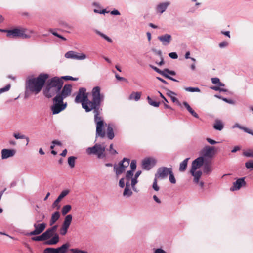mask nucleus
Masks as SVG:
<instances>
[{
	"mask_svg": "<svg viewBox=\"0 0 253 253\" xmlns=\"http://www.w3.org/2000/svg\"><path fill=\"white\" fill-rule=\"evenodd\" d=\"M203 172L206 174H209L212 171L211 165V161H206L203 165Z\"/></svg>",
	"mask_w": 253,
	"mask_h": 253,
	"instance_id": "nucleus-25",
	"label": "nucleus"
},
{
	"mask_svg": "<svg viewBox=\"0 0 253 253\" xmlns=\"http://www.w3.org/2000/svg\"><path fill=\"white\" fill-rule=\"evenodd\" d=\"M189 113L192 115L194 117L196 118H199L198 115L192 109L191 111H189Z\"/></svg>",
	"mask_w": 253,
	"mask_h": 253,
	"instance_id": "nucleus-64",
	"label": "nucleus"
},
{
	"mask_svg": "<svg viewBox=\"0 0 253 253\" xmlns=\"http://www.w3.org/2000/svg\"><path fill=\"white\" fill-rule=\"evenodd\" d=\"M245 177L238 178L235 182H233V185L230 187V190L231 191H234L239 190L242 186L246 185Z\"/></svg>",
	"mask_w": 253,
	"mask_h": 253,
	"instance_id": "nucleus-16",
	"label": "nucleus"
},
{
	"mask_svg": "<svg viewBox=\"0 0 253 253\" xmlns=\"http://www.w3.org/2000/svg\"><path fill=\"white\" fill-rule=\"evenodd\" d=\"M71 206L70 205H66L64 206L62 209L61 212L63 215L67 214L71 209Z\"/></svg>",
	"mask_w": 253,
	"mask_h": 253,
	"instance_id": "nucleus-36",
	"label": "nucleus"
},
{
	"mask_svg": "<svg viewBox=\"0 0 253 253\" xmlns=\"http://www.w3.org/2000/svg\"><path fill=\"white\" fill-rule=\"evenodd\" d=\"M110 14L112 15H120V12L117 9H114L110 11Z\"/></svg>",
	"mask_w": 253,
	"mask_h": 253,
	"instance_id": "nucleus-60",
	"label": "nucleus"
},
{
	"mask_svg": "<svg viewBox=\"0 0 253 253\" xmlns=\"http://www.w3.org/2000/svg\"><path fill=\"white\" fill-rule=\"evenodd\" d=\"M130 164V160L124 158L118 165L115 164L114 166V171L117 176L120 175L124 172L126 168Z\"/></svg>",
	"mask_w": 253,
	"mask_h": 253,
	"instance_id": "nucleus-7",
	"label": "nucleus"
},
{
	"mask_svg": "<svg viewBox=\"0 0 253 253\" xmlns=\"http://www.w3.org/2000/svg\"><path fill=\"white\" fill-rule=\"evenodd\" d=\"M66 58L75 60H83L86 58V55L83 53H79L73 51H69L65 54Z\"/></svg>",
	"mask_w": 253,
	"mask_h": 253,
	"instance_id": "nucleus-12",
	"label": "nucleus"
},
{
	"mask_svg": "<svg viewBox=\"0 0 253 253\" xmlns=\"http://www.w3.org/2000/svg\"><path fill=\"white\" fill-rule=\"evenodd\" d=\"M75 101L78 103H82V107L83 108V103H85L86 105H88L87 94L86 93V89L85 88H80L75 97Z\"/></svg>",
	"mask_w": 253,
	"mask_h": 253,
	"instance_id": "nucleus-9",
	"label": "nucleus"
},
{
	"mask_svg": "<svg viewBox=\"0 0 253 253\" xmlns=\"http://www.w3.org/2000/svg\"><path fill=\"white\" fill-rule=\"evenodd\" d=\"M46 224L44 223L37 224L35 223L34 224L33 226L35 229L28 233L30 236L39 235L42 233L46 228Z\"/></svg>",
	"mask_w": 253,
	"mask_h": 253,
	"instance_id": "nucleus-14",
	"label": "nucleus"
},
{
	"mask_svg": "<svg viewBox=\"0 0 253 253\" xmlns=\"http://www.w3.org/2000/svg\"><path fill=\"white\" fill-rule=\"evenodd\" d=\"M130 170L126 171L125 175V178H129L133 175V172L136 169V161L133 160L130 164Z\"/></svg>",
	"mask_w": 253,
	"mask_h": 253,
	"instance_id": "nucleus-22",
	"label": "nucleus"
},
{
	"mask_svg": "<svg viewBox=\"0 0 253 253\" xmlns=\"http://www.w3.org/2000/svg\"><path fill=\"white\" fill-rule=\"evenodd\" d=\"M107 135L108 138L112 140L114 137V133L113 131V129L112 126H111V125L109 124L107 126Z\"/></svg>",
	"mask_w": 253,
	"mask_h": 253,
	"instance_id": "nucleus-31",
	"label": "nucleus"
},
{
	"mask_svg": "<svg viewBox=\"0 0 253 253\" xmlns=\"http://www.w3.org/2000/svg\"><path fill=\"white\" fill-rule=\"evenodd\" d=\"M49 75L45 73L40 74L37 77L29 76L25 82V97L30 94H38L44 85L46 80L48 78Z\"/></svg>",
	"mask_w": 253,
	"mask_h": 253,
	"instance_id": "nucleus-2",
	"label": "nucleus"
},
{
	"mask_svg": "<svg viewBox=\"0 0 253 253\" xmlns=\"http://www.w3.org/2000/svg\"><path fill=\"white\" fill-rule=\"evenodd\" d=\"M105 149V146L97 143L93 147L87 148L86 152L88 155H94L98 159H103L106 157Z\"/></svg>",
	"mask_w": 253,
	"mask_h": 253,
	"instance_id": "nucleus-6",
	"label": "nucleus"
},
{
	"mask_svg": "<svg viewBox=\"0 0 253 253\" xmlns=\"http://www.w3.org/2000/svg\"><path fill=\"white\" fill-rule=\"evenodd\" d=\"M76 159V157L74 156H70L68 158V163L71 168H73L75 167Z\"/></svg>",
	"mask_w": 253,
	"mask_h": 253,
	"instance_id": "nucleus-37",
	"label": "nucleus"
},
{
	"mask_svg": "<svg viewBox=\"0 0 253 253\" xmlns=\"http://www.w3.org/2000/svg\"><path fill=\"white\" fill-rule=\"evenodd\" d=\"M211 80L212 83L215 84H218L220 82L219 79L216 77L212 78Z\"/></svg>",
	"mask_w": 253,
	"mask_h": 253,
	"instance_id": "nucleus-55",
	"label": "nucleus"
},
{
	"mask_svg": "<svg viewBox=\"0 0 253 253\" xmlns=\"http://www.w3.org/2000/svg\"><path fill=\"white\" fill-rule=\"evenodd\" d=\"M243 154L246 157L253 158V149H249L244 151Z\"/></svg>",
	"mask_w": 253,
	"mask_h": 253,
	"instance_id": "nucleus-38",
	"label": "nucleus"
},
{
	"mask_svg": "<svg viewBox=\"0 0 253 253\" xmlns=\"http://www.w3.org/2000/svg\"><path fill=\"white\" fill-rule=\"evenodd\" d=\"M167 94L170 97L171 100L173 102L177 103L178 105H180L179 101L178 99L175 97V95H176L174 92L168 90L167 92Z\"/></svg>",
	"mask_w": 253,
	"mask_h": 253,
	"instance_id": "nucleus-30",
	"label": "nucleus"
},
{
	"mask_svg": "<svg viewBox=\"0 0 253 253\" xmlns=\"http://www.w3.org/2000/svg\"><path fill=\"white\" fill-rule=\"evenodd\" d=\"M196 170H193V169H191L190 172L194 177V181L196 183H198L202 172L200 170L197 171H196Z\"/></svg>",
	"mask_w": 253,
	"mask_h": 253,
	"instance_id": "nucleus-26",
	"label": "nucleus"
},
{
	"mask_svg": "<svg viewBox=\"0 0 253 253\" xmlns=\"http://www.w3.org/2000/svg\"><path fill=\"white\" fill-rule=\"evenodd\" d=\"M211 89L215 90V91H219L220 92H226L227 90V89L220 87L219 86H212L211 87Z\"/></svg>",
	"mask_w": 253,
	"mask_h": 253,
	"instance_id": "nucleus-43",
	"label": "nucleus"
},
{
	"mask_svg": "<svg viewBox=\"0 0 253 253\" xmlns=\"http://www.w3.org/2000/svg\"><path fill=\"white\" fill-rule=\"evenodd\" d=\"M2 159H6L14 156L16 153L15 149H3L1 152Z\"/></svg>",
	"mask_w": 253,
	"mask_h": 253,
	"instance_id": "nucleus-20",
	"label": "nucleus"
},
{
	"mask_svg": "<svg viewBox=\"0 0 253 253\" xmlns=\"http://www.w3.org/2000/svg\"><path fill=\"white\" fill-rule=\"evenodd\" d=\"M61 200V199L60 198V197L58 196V198H57V199L53 203V207H56L57 206V208L59 209V206H58V204Z\"/></svg>",
	"mask_w": 253,
	"mask_h": 253,
	"instance_id": "nucleus-52",
	"label": "nucleus"
},
{
	"mask_svg": "<svg viewBox=\"0 0 253 253\" xmlns=\"http://www.w3.org/2000/svg\"><path fill=\"white\" fill-rule=\"evenodd\" d=\"M92 100L88 101V105L83 103V108L86 112L93 110L94 114V122L96 126V137L103 138L105 136L103 130L104 120L100 114V106L104 99V94L101 93V88L99 86L94 87L91 91Z\"/></svg>",
	"mask_w": 253,
	"mask_h": 253,
	"instance_id": "nucleus-1",
	"label": "nucleus"
},
{
	"mask_svg": "<svg viewBox=\"0 0 253 253\" xmlns=\"http://www.w3.org/2000/svg\"><path fill=\"white\" fill-rule=\"evenodd\" d=\"M72 220V216L71 214L67 215L63 221L62 227L60 229V234L62 235H65L68 231V229L71 225Z\"/></svg>",
	"mask_w": 253,
	"mask_h": 253,
	"instance_id": "nucleus-11",
	"label": "nucleus"
},
{
	"mask_svg": "<svg viewBox=\"0 0 253 253\" xmlns=\"http://www.w3.org/2000/svg\"><path fill=\"white\" fill-rule=\"evenodd\" d=\"M170 5V2L169 1L162 2L158 4L155 8L156 12L159 15H161L164 12Z\"/></svg>",
	"mask_w": 253,
	"mask_h": 253,
	"instance_id": "nucleus-17",
	"label": "nucleus"
},
{
	"mask_svg": "<svg viewBox=\"0 0 253 253\" xmlns=\"http://www.w3.org/2000/svg\"><path fill=\"white\" fill-rule=\"evenodd\" d=\"M141 93L139 92H133L129 97V100H134L136 101H138L141 97Z\"/></svg>",
	"mask_w": 253,
	"mask_h": 253,
	"instance_id": "nucleus-32",
	"label": "nucleus"
},
{
	"mask_svg": "<svg viewBox=\"0 0 253 253\" xmlns=\"http://www.w3.org/2000/svg\"><path fill=\"white\" fill-rule=\"evenodd\" d=\"M150 67L152 69H153L154 71H155L156 72L159 73L161 75V73H163L162 70H160L159 68H158L157 67H156L154 66L150 65Z\"/></svg>",
	"mask_w": 253,
	"mask_h": 253,
	"instance_id": "nucleus-58",
	"label": "nucleus"
},
{
	"mask_svg": "<svg viewBox=\"0 0 253 253\" xmlns=\"http://www.w3.org/2000/svg\"><path fill=\"white\" fill-rule=\"evenodd\" d=\"M63 84V81L62 79L58 77L52 78L46 82L43 92L44 95L48 98L55 95L56 96L57 94L61 93Z\"/></svg>",
	"mask_w": 253,
	"mask_h": 253,
	"instance_id": "nucleus-4",
	"label": "nucleus"
},
{
	"mask_svg": "<svg viewBox=\"0 0 253 253\" xmlns=\"http://www.w3.org/2000/svg\"><path fill=\"white\" fill-rule=\"evenodd\" d=\"M206 140L208 142V143H209L211 145H214L218 143V142L209 138H207L206 139Z\"/></svg>",
	"mask_w": 253,
	"mask_h": 253,
	"instance_id": "nucleus-59",
	"label": "nucleus"
},
{
	"mask_svg": "<svg viewBox=\"0 0 253 253\" xmlns=\"http://www.w3.org/2000/svg\"><path fill=\"white\" fill-rule=\"evenodd\" d=\"M214 154L215 148L210 146H205L200 152V156L207 161H211Z\"/></svg>",
	"mask_w": 253,
	"mask_h": 253,
	"instance_id": "nucleus-8",
	"label": "nucleus"
},
{
	"mask_svg": "<svg viewBox=\"0 0 253 253\" xmlns=\"http://www.w3.org/2000/svg\"><path fill=\"white\" fill-rule=\"evenodd\" d=\"M60 214L59 211L54 212L52 215L49 221L50 226H52L60 218Z\"/></svg>",
	"mask_w": 253,
	"mask_h": 253,
	"instance_id": "nucleus-28",
	"label": "nucleus"
},
{
	"mask_svg": "<svg viewBox=\"0 0 253 253\" xmlns=\"http://www.w3.org/2000/svg\"><path fill=\"white\" fill-rule=\"evenodd\" d=\"M72 86L70 84H66L62 88L61 93H59L53 99V104L51 107L53 114H57L64 110L67 103H63V99L70 96L72 91Z\"/></svg>",
	"mask_w": 253,
	"mask_h": 253,
	"instance_id": "nucleus-3",
	"label": "nucleus"
},
{
	"mask_svg": "<svg viewBox=\"0 0 253 253\" xmlns=\"http://www.w3.org/2000/svg\"><path fill=\"white\" fill-rule=\"evenodd\" d=\"M57 228H58V225H56L53 226L52 227H51V228H49V229L52 233H53L54 234H56L55 232L57 229Z\"/></svg>",
	"mask_w": 253,
	"mask_h": 253,
	"instance_id": "nucleus-61",
	"label": "nucleus"
},
{
	"mask_svg": "<svg viewBox=\"0 0 253 253\" xmlns=\"http://www.w3.org/2000/svg\"><path fill=\"white\" fill-rule=\"evenodd\" d=\"M125 180L126 181L125 177L122 178L120 179L119 182V185L120 187L123 188L125 187Z\"/></svg>",
	"mask_w": 253,
	"mask_h": 253,
	"instance_id": "nucleus-51",
	"label": "nucleus"
},
{
	"mask_svg": "<svg viewBox=\"0 0 253 253\" xmlns=\"http://www.w3.org/2000/svg\"><path fill=\"white\" fill-rule=\"evenodd\" d=\"M60 79H62V80H63V79H64L66 80H72V81H78L79 79L78 78H74L70 76H63L61 78H60Z\"/></svg>",
	"mask_w": 253,
	"mask_h": 253,
	"instance_id": "nucleus-44",
	"label": "nucleus"
},
{
	"mask_svg": "<svg viewBox=\"0 0 253 253\" xmlns=\"http://www.w3.org/2000/svg\"><path fill=\"white\" fill-rule=\"evenodd\" d=\"M228 45V43L227 42L223 41L219 44L220 48H222L227 47Z\"/></svg>",
	"mask_w": 253,
	"mask_h": 253,
	"instance_id": "nucleus-54",
	"label": "nucleus"
},
{
	"mask_svg": "<svg viewBox=\"0 0 253 253\" xmlns=\"http://www.w3.org/2000/svg\"><path fill=\"white\" fill-rule=\"evenodd\" d=\"M238 128L241 130H243L244 132H245L247 133H249L250 134H251L253 136V131L252 130H251L250 129L244 126H241L238 123H236L232 126V128Z\"/></svg>",
	"mask_w": 253,
	"mask_h": 253,
	"instance_id": "nucleus-27",
	"label": "nucleus"
},
{
	"mask_svg": "<svg viewBox=\"0 0 253 253\" xmlns=\"http://www.w3.org/2000/svg\"><path fill=\"white\" fill-rule=\"evenodd\" d=\"M11 85L10 84L6 85L5 87L0 89V94L3 92L8 91L10 88Z\"/></svg>",
	"mask_w": 253,
	"mask_h": 253,
	"instance_id": "nucleus-47",
	"label": "nucleus"
},
{
	"mask_svg": "<svg viewBox=\"0 0 253 253\" xmlns=\"http://www.w3.org/2000/svg\"><path fill=\"white\" fill-rule=\"evenodd\" d=\"M185 90L187 91L191 92H199L200 91V90L198 87H187L185 88Z\"/></svg>",
	"mask_w": 253,
	"mask_h": 253,
	"instance_id": "nucleus-42",
	"label": "nucleus"
},
{
	"mask_svg": "<svg viewBox=\"0 0 253 253\" xmlns=\"http://www.w3.org/2000/svg\"><path fill=\"white\" fill-rule=\"evenodd\" d=\"M69 247V244L65 243L57 248H47L44 249L43 253H66Z\"/></svg>",
	"mask_w": 253,
	"mask_h": 253,
	"instance_id": "nucleus-10",
	"label": "nucleus"
},
{
	"mask_svg": "<svg viewBox=\"0 0 253 253\" xmlns=\"http://www.w3.org/2000/svg\"><path fill=\"white\" fill-rule=\"evenodd\" d=\"M147 99L148 100V103L151 105V106L158 107L159 106L160 103L159 102H156L152 100V99L149 97L148 96L147 98Z\"/></svg>",
	"mask_w": 253,
	"mask_h": 253,
	"instance_id": "nucleus-39",
	"label": "nucleus"
},
{
	"mask_svg": "<svg viewBox=\"0 0 253 253\" xmlns=\"http://www.w3.org/2000/svg\"><path fill=\"white\" fill-rule=\"evenodd\" d=\"M69 192L70 191L68 189L64 190L61 192V193L59 195V197L62 199L66 196H67L69 194Z\"/></svg>",
	"mask_w": 253,
	"mask_h": 253,
	"instance_id": "nucleus-45",
	"label": "nucleus"
},
{
	"mask_svg": "<svg viewBox=\"0 0 253 253\" xmlns=\"http://www.w3.org/2000/svg\"><path fill=\"white\" fill-rule=\"evenodd\" d=\"M113 144H111L109 147L110 152L113 155L117 154V152L116 151V150H115V149H113Z\"/></svg>",
	"mask_w": 253,
	"mask_h": 253,
	"instance_id": "nucleus-56",
	"label": "nucleus"
},
{
	"mask_svg": "<svg viewBox=\"0 0 253 253\" xmlns=\"http://www.w3.org/2000/svg\"><path fill=\"white\" fill-rule=\"evenodd\" d=\"M49 31L51 33H52L53 35L57 37L58 38H59L64 41L66 40V39L65 37H64L63 36H61V35H59V34H58L55 31V30L53 29H52V28L49 29Z\"/></svg>",
	"mask_w": 253,
	"mask_h": 253,
	"instance_id": "nucleus-41",
	"label": "nucleus"
},
{
	"mask_svg": "<svg viewBox=\"0 0 253 253\" xmlns=\"http://www.w3.org/2000/svg\"><path fill=\"white\" fill-rule=\"evenodd\" d=\"M156 163V161L153 158L144 159L142 162V167L146 170H150Z\"/></svg>",
	"mask_w": 253,
	"mask_h": 253,
	"instance_id": "nucleus-15",
	"label": "nucleus"
},
{
	"mask_svg": "<svg viewBox=\"0 0 253 253\" xmlns=\"http://www.w3.org/2000/svg\"><path fill=\"white\" fill-rule=\"evenodd\" d=\"M158 179H159L158 178H156V177L155 176V178H154V179L153 181V185H152L153 189L156 191H158L160 189V187L158 185V184H157Z\"/></svg>",
	"mask_w": 253,
	"mask_h": 253,
	"instance_id": "nucleus-40",
	"label": "nucleus"
},
{
	"mask_svg": "<svg viewBox=\"0 0 253 253\" xmlns=\"http://www.w3.org/2000/svg\"><path fill=\"white\" fill-rule=\"evenodd\" d=\"M94 32L98 35L100 36L101 38L107 41L109 43H112L113 42V40L109 37L106 35L104 34V33H102L100 31L95 29L94 30Z\"/></svg>",
	"mask_w": 253,
	"mask_h": 253,
	"instance_id": "nucleus-29",
	"label": "nucleus"
},
{
	"mask_svg": "<svg viewBox=\"0 0 253 253\" xmlns=\"http://www.w3.org/2000/svg\"><path fill=\"white\" fill-rule=\"evenodd\" d=\"M213 127L216 130L221 131L223 128V125L221 121L216 120L214 124Z\"/></svg>",
	"mask_w": 253,
	"mask_h": 253,
	"instance_id": "nucleus-35",
	"label": "nucleus"
},
{
	"mask_svg": "<svg viewBox=\"0 0 253 253\" xmlns=\"http://www.w3.org/2000/svg\"><path fill=\"white\" fill-rule=\"evenodd\" d=\"M172 170V169L171 168H167L165 167L159 168L158 169L155 176L159 179L165 178L170 172H171Z\"/></svg>",
	"mask_w": 253,
	"mask_h": 253,
	"instance_id": "nucleus-13",
	"label": "nucleus"
},
{
	"mask_svg": "<svg viewBox=\"0 0 253 253\" xmlns=\"http://www.w3.org/2000/svg\"><path fill=\"white\" fill-rule=\"evenodd\" d=\"M59 241V236L58 234H55L51 239H49L45 242L47 245H53L56 244Z\"/></svg>",
	"mask_w": 253,
	"mask_h": 253,
	"instance_id": "nucleus-24",
	"label": "nucleus"
},
{
	"mask_svg": "<svg viewBox=\"0 0 253 253\" xmlns=\"http://www.w3.org/2000/svg\"><path fill=\"white\" fill-rule=\"evenodd\" d=\"M169 56L172 59H175L178 58L177 54L176 52H171L169 54Z\"/></svg>",
	"mask_w": 253,
	"mask_h": 253,
	"instance_id": "nucleus-57",
	"label": "nucleus"
},
{
	"mask_svg": "<svg viewBox=\"0 0 253 253\" xmlns=\"http://www.w3.org/2000/svg\"><path fill=\"white\" fill-rule=\"evenodd\" d=\"M13 136L16 139H24V138H26V136L25 135H21V134H20L19 133H14L13 134Z\"/></svg>",
	"mask_w": 253,
	"mask_h": 253,
	"instance_id": "nucleus-49",
	"label": "nucleus"
},
{
	"mask_svg": "<svg viewBox=\"0 0 253 253\" xmlns=\"http://www.w3.org/2000/svg\"><path fill=\"white\" fill-rule=\"evenodd\" d=\"M245 166L247 169H253V161L250 160L245 163Z\"/></svg>",
	"mask_w": 253,
	"mask_h": 253,
	"instance_id": "nucleus-50",
	"label": "nucleus"
},
{
	"mask_svg": "<svg viewBox=\"0 0 253 253\" xmlns=\"http://www.w3.org/2000/svg\"><path fill=\"white\" fill-rule=\"evenodd\" d=\"M183 105L186 108V109L189 112L192 109V108L190 106V105L187 102H184Z\"/></svg>",
	"mask_w": 253,
	"mask_h": 253,
	"instance_id": "nucleus-62",
	"label": "nucleus"
},
{
	"mask_svg": "<svg viewBox=\"0 0 253 253\" xmlns=\"http://www.w3.org/2000/svg\"><path fill=\"white\" fill-rule=\"evenodd\" d=\"M34 33V30L31 29H28L24 28H14L13 29L7 31V36L9 38L29 39L31 38V34Z\"/></svg>",
	"mask_w": 253,
	"mask_h": 253,
	"instance_id": "nucleus-5",
	"label": "nucleus"
},
{
	"mask_svg": "<svg viewBox=\"0 0 253 253\" xmlns=\"http://www.w3.org/2000/svg\"><path fill=\"white\" fill-rule=\"evenodd\" d=\"M169 181L172 184H175L176 183V179L173 175L172 170L171 171V172H170L169 174Z\"/></svg>",
	"mask_w": 253,
	"mask_h": 253,
	"instance_id": "nucleus-46",
	"label": "nucleus"
},
{
	"mask_svg": "<svg viewBox=\"0 0 253 253\" xmlns=\"http://www.w3.org/2000/svg\"><path fill=\"white\" fill-rule=\"evenodd\" d=\"M163 73H161V75L163 76L164 77H166V78H168L169 77V69H165L164 70L162 71Z\"/></svg>",
	"mask_w": 253,
	"mask_h": 253,
	"instance_id": "nucleus-53",
	"label": "nucleus"
},
{
	"mask_svg": "<svg viewBox=\"0 0 253 253\" xmlns=\"http://www.w3.org/2000/svg\"><path fill=\"white\" fill-rule=\"evenodd\" d=\"M32 240L33 241H44V240L43 239V236H42V235H41L40 236H36V237H32Z\"/></svg>",
	"mask_w": 253,
	"mask_h": 253,
	"instance_id": "nucleus-48",
	"label": "nucleus"
},
{
	"mask_svg": "<svg viewBox=\"0 0 253 253\" xmlns=\"http://www.w3.org/2000/svg\"><path fill=\"white\" fill-rule=\"evenodd\" d=\"M142 172L141 170H138L134 175H132V177L129 178H125L126 180H130L131 181V185L132 189L136 192V188L135 187L136 184L138 183V178L141 174Z\"/></svg>",
	"mask_w": 253,
	"mask_h": 253,
	"instance_id": "nucleus-18",
	"label": "nucleus"
},
{
	"mask_svg": "<svg viewBox=\"0 0 253 253\" xmlns=\"http://www.w3.org/2000/svg\"><path fill=\"white\" fill-rule=\"evenodd\" d=\"M154 253H167L164 250L159 248L155 250Z\"/></svg>",
	"mask_w": 253,
	"mask_h": 253,
	"instance_id": "nucleus-63",
	"label": "nucleus"
},
{
	"mask_svg": "<svg viewBox=\"0 0 253 253\" xmlns=\"http://www.w3.org/2000/svg\"><path fill=\"white\" fill-rule=\"evenodd\" d=\"M44 241H47L55 234L52 233L48 228L42 234Z\"/></svg>",
	"mask_w": 253,
	"mask_h": 253,
	"instance_id": "nucleus-33",
	"label": "nucleus"
},
{
	"mask_svg": "<svg viewBox=\"0 0 253 253\" xmlns=\"http://www.w3.org/2000/svg\"><path fill=\"white\" fill-rule=\"evenodd\" d=\"M131 181L126 180V187L124 190L123 195L125 197H129L132 195V191L130 189Z\"/></svg>",
	"mask_w": 253,
	"mask_h": 253,
	"instance_id": "nucleus-23",
	"label": "nucleus"
},
{
	"mask_svg": "<svg viewBox=\"0 0 253 253\" xmlns=\"http://www.w3.org/2000/svg\"><path fill=\"white\" fill-rule=\"evenodd\" d=\"M207 160H204L203 157L200 156L197 159L194 160L192 163L191 169L196 170L197 169L200 168L201 166L204 165V163Z\"/></svg>",
	"mask_w": 253,
	"mask_h": 253,
	"instance_id": "nucleus-19",
	"label": "nucleus"
},
{
	"mask_svg": "<svg viewBox=\"0 0 253 253\" xmlns=\"http://www.w3.org/2000/svg\"><path fill=\"white\" fill-rule=\"evenodd\" d=\"M158 38L165 46L169 45L172 40L171 36L168 34L159 36Z\"/></svg>",
	"mask_w": 253,
	"mask_h": 253,
	"instance_id": "nucleus-21",
	"label": "nucleus"
},
{
	"mask_svg": "<svg viewBox=\"0 0 253 253\" xmlns=\"http://www.w3.org/2000/svg\"><path fill=\"white\" fill-rule=\"evenodd\" d=\"M189 158H186L180 164L179 166V170L181 172H183L185 170L188 164V161Z\"/></svg>",
	"mask_w": 253,
	"mask_h": 253,
	"instance_id": "nucleus-34",
	"label": "nucleus"
}]
</instances>
